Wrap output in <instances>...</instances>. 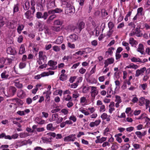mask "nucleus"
I'll return each instance as SVG.
<instances>
[{"label":"nucleus","instance_id":"864d4df0","mask_svg":"<svg viewBox=\"0 0 150 150\" xmlns=\"http://www.w3.org/2000/svg\"><path fill=\"white\" fill-rule=\"evenodd\" d=\"M5 62L7 64H10L12 62V59L10 58H5Z\"/></svg>","mask_w":150,"mask_h":150},{"label":"nucleus","instance_id":"c85d7f7f","mask_svg":"<svg viewBox=\"0 0 150 150\" xmlns=\"http://www.w3.org/2000/svg\"><path fill=\"white\" fill-rule=\"evenodd\" d=\"M131 60L132 62H142V60L141 59L139 58H136L135 57H133L132 58H131Z\"/></svg>","mask_w":150,"mask_h":150},{"label":"nucleus","instance_id":"0eeeda50","mask_svg":"<svg viewBox=\"0 0 150 150\" xmlns=\"http://www.w3.org/2000/svg\"><path fill=\"white\" fill-rule=\"evenodd\" d=\"M146 70V68L144 67L140 69H137L136 71L135 76L136 77H138L140 75H143L144 71Z\"/></svg>","mask_w":150,"mask_h":150},{"label":"nucleus","instance_id":"4d7b16f0","mask_svg":"<svg viewBox=\"0 0 150 150\" xmlns=\"http://www.w3.org/2000/svg\"><path fill=\"white\" fill-rule=\"evenodd\" d=\"M92 8V6L91 4H90L87 8V10L88 13H90L91 12Z\"/></svg>","mask_w":150,"mask_h":150},{"label":"nucleus","instance_id":"37998d69","mask_svg":"<svg viewBox=\"0 0 150 150\" xmlns=\"http://www.w3.org/2000/svg\"><path fill=\"white\" fill-rule=\"evenodd\" d=\"M115 50L113 47H110L108 49V51L106 52V53H108L110 55H112L113 53L112 51Z\"/></svg>","mask_w":150,"mask_h":150},{"label":"nucleus","instance_id":"79ce46f5","mask_svg":"<svg viewBox=\"0 0 150 150\" xmlns=\"http://www.w3.org/2000/svg\"><path fill=\"white\" fill-rule=\"evenodd\" d=\"M108 26L109 30H112L115 26V24L112 22L110 21L108 23Z\"/></svg>","mask_w":150,"mask_h":150},{"label":"nucleus","instance_id":"09e8293b","mask_svg":"<svg viewBox=\"0 0 150 150\" xmlns=\"http://www.w3.org/2000/svg\"><path fill=\"white\" fill-rule=\"evenodd\" d=\"M50 101V96L48 95L46 96L45 102L46 105H48L49 104Z\"/></svg>","mask_w":150,"mask_h":150},{"label":"nucleus","instance_id":"a18cd8bd","mask_svg":"<svg viewBox=\"0 0 150 150\" xmlns=\"http://www.w3.org/2000/svg\"><path fill=\"white\" fill-rule=\"evenodd\" d=\"M42 1L43 0H37L36 3L38 6L43 7Z\"/></svg>","mask_w":150,"mask_h":150},{"label":"nucleus","instance_id":"6e6d98bb","mask_svg":"<svg viewBox=\"0 0 150 150\" xmlns=\"http://www.w3.org/2000/svg\"><path fill=\"white\" fill-rule=\"evenodd\" d=\"M114 31L112 30H109L107 32L106 35L108 37H110L112 35Z\"/></svg>","mask_w":150,"mask_h":150},{"label":"nucleus","instance_id":"052dcab7","mask_svg":"<svg viewBox=\"0 0 150 150\" xmlns=\"http://www.w3.org/2000/svg\"><path fill=\"white\" fill-rule=\"evenodd\" d=\"M76 79V76H71L69 81L71 83H73Z\"/></svg>","mask_w":150,"mask_h":150},{"label":"nucleus","instance_id":"473e14b6","mask_svg":"<svg viewBox=\"0 0 150 150\" xmlns=\"http://www.w3.org/2000/svg\"><path fill=\"white\" fill-rule=\"evenodd\" d=\"M114 59L113 58H111L107 59L105 60L109 65L113 64L114 63Z\"/></svg>","mask_w":150,"mask_h":150},{"label":"nucleus","instance_id":"4c0bfd02","mask_svg":"<svg viewBox=\"0 0 150 150\" xmlns=\"http://www.w3.org/2000/svg\"><path fill=\"white\" fill-rule=\"evenodd\" d=\"M87 81L92 84L95 83H96V80L94 78H89L88 79Z\"/></svg>","mask_w":150,"mask_h":150},{"label":"nucleus","instance_id":"b1692460","mask_svg":"<svg viewBox=\"0 0 150 150\" xmlns=\"http://www.w3.org/2000/svg\"><path fill=\"white\" fill-rule=\"evenodd\" d=\"M24 28V25L23 24H19L17 28L18 33L20 34L21 33L22 30H23Z\"/></svg>","mask_w":150,"mask_h":150},{"label":"nucleus","instance_id":"6e6552de","mask_svg":"<svg viewBox=\"0 0 150 150\" xmlns=\"http://www.w3.org/2000/svg\"><path fill=\"white\" fill-rule=\"evenodd\" d=\"M57 64V62L51 60L48 62L47 65L52 67L51 68L49 69L54 70L56 69L57 68V66H56Z\"/></svg>","mask_w":150,"mask_h":150},{"label":"nucleus","instance_id":"cd10ccee","mask_svg":"<svg viewBox=\"0 0 150 150\" xmlns=\"http://www.w3.org/2000/svg\"><path fill=\"white\" fill-rule=\"evenodd\" d=\"M63 40V37L62 36L58 37L57 40H56V43L60 44L62 42Z\"/></svg>","mask_w":150,"mask_h":150},{"label":"nucleus","instance_id":"423d86ee","mask_svg":"<svg viewBox=\"0 0 150 150\" xmlns=\"http://www.w3.org/2000/svg\"><path fill=\"white\" fill-rule=\"evenodd\" d=\"M76 139V134H72L65 137L64 138V141L65 142L69 141L74 142Z\"/></svg>","mask_w":150,"mask_h":150},{"label":"nucleus","instance_id":"393cba45","mask_svg":"<svg viewBox=\"0 0 150 150\" xmlns=\"http://www.w3.org/2000/svg\"><path fill=\"white\" fill-rule=\"evenodd\" d=\"M19 4H15L13 7V14H14L16 12H17L19 10Z\"/></svg>","mask_w":150,"mask_h":150},{"label":"nucleus","instance_id":"72a5a7b5","mask_svg":"<svg viewBox=\"0 0 150 150\" xmlns=\"http://www.w3.org/2000/svg\"><path fill=\"white\" fill-rule=\"evenodd\" d=\"M118 148V144L117 142L113 143L111 147V150H117Z\"/></svg>","mask_w":150,"mask_h":150},{"label":"nucleus","instance_id":"aec40b11","mask_svg":"<svg viewBox=\"0 0 150 150\" xmlns=\"http://www.w3.org/2000/svg\"><path fill=\"white\" fill-rule=\"evenodd\" d=\"M66 11L67 13H74L75 12V10L73 6H72L69 8H66Z\"/></svg>","mask_w":150,"mask_h":150},{"label":"nucleus","instance_id":"13d9d810","mask_svg":"<svg viewBox=\"0 0 150 150\" xmlns=\"http://www.w3.org/2000/svg\"><path fill=\"white\" fill-rule=\"evenodd\" d=\"M131 68L133 69H136L139 67V66L137 65L134 64L133 63H130Z\"/></svg>","mask_w":150,"mask_h":150},{"label":"nucleus","instance_id":"f257e3e1","mask_svg":"<svg viewBox=\"0 0 150 150\" xmlns=\"http://www.w3.org/2000/svg\"><path fill=\"white\" fill-rule=\"evenodd\" d=\"M45 52L42 51H40L38 53V58L37 59V62L39 65H40L42 64V60L43 63H45L47 62V57L45 54Z\"/></svg>","mask_w":150,"mask_h":150},{"label":"nucleus","instance_id":"c9c22d12","mask_svg":"<svg viewBox=\"0 0 150 150\" xmlns=\"http://www.w3.org/2000/svg\"><path fill=\"white\" fill-rule=\"evenodd\" d=\"M145 99L143 97H141L139 98V105L142 106L144 104V103L145 102Z\"/></svg>","mask_w":150,"mask_h":150},{"label":"nucleus","instance_id":"c03bdc74","mask_svg":"<svg viewBox=\"0 0 150 150\" xmlns=\"http://www.w3.org/2000/svg\"><path fill=\"white\" fill-rule=\"evenodd\" d=\"M44 30L45 33L46 34L49 35L50 33V30L48 27L45 25L44 27Z\"/></svg>","mask_w":150,"mask_h":150},{"label":"nucleus","instance_id":"bb28decb","mask_svg":"<svg viewBox=\"0 0 150 150\" xmlns=\"http://www.w3.org/2000/svg\"><path fill=\"white\" fill-rule=\"evenodd\" d=\"M56 6L55 0L51 1L48 4V7L50 8H54Z\"/></svg>","mask_w":150,"mask_h":150},{"label":"nucleus","instance_id":"9d476101","mask_svg":"<svg viewBox=\"0 0 150 150\" xmlns=\"http://www.w3.org/2000/svg\"><path fill=\"white\" fill-rule=\"evenodd\" d=\"M9 71H8L4 70L1 74V77L3 80L9 79Z\"/></svg>","mask_w":150,"mask_h":150},{"label":"nucleus","instance_id":"338daca9","mask_svg":"<svg viewBox=\"0 0 150 150\" xmlns=\"http://www.w3.org/2000/svg\"><path fill=\"white\" fill-rule=\"evenodd\" d=\"M68 47L72 49L75 48V45L74 44H71L70 42H69L68 43Z\"/></svg>","mask_w":150,"mask_h":150},{"label":"nucleus","instance_id":"3c124183","mask_svg":"<svg viewBox=\"0 0 150 150\" xmlns=\"http://www.w3.org/2000/svg\"><path fill=\"white\" fill-rule=\"evenodd\" d=\"M3 17L0 16V27H2L5 24V22L4 21Z\"/></svg>","mask_w":150,"mask_h":150},{"label":"nucleus","instance_id":"58836bf2","mask_svg":"<svg viewBox=\"0 0 150 150\" xmlns=\"http://www.w3.org/2000/svg\"><path fill=\"white\" fill-rule=\"evenodd\" d=\"M101 13L102 15V17H105L108 16V12H107L104 9H103L101 10Z\"/></svg>","mask_w":150,"mask_h":150},{"label":"nucleus","instance_id":"774afa93","mask_svg":"<svg viewBox=\"0 0 150 150\" xmlns=\"http://www.w3.org/2000/svg\"><path fill=\"white\" fill-rule=\"evenodd\" d=\"M91 45L94 47H96L98 45V42L96 40H94L91 42Z\"/></svg>","mask_w":150,"mask_h":150},{"label":"nucleus","instance_id":"f3484780","mask_svg":"<svg viewBox=\"0 0 150 150\" xmlns=\"http://www.w3.org/2000/svg\"><path fill=\"white\" fill-rule=\"evenodd\" d=\"M25 92L23 90H20L18 91V97L23 98L25 97Z\"/></svg>","mask_w":150,"mask_h":150},{"label":"nucleus","instance_id":"0e129e2a","mask_svg":"<svg viewBox=\"0 0 150 150\" xmlns=\"http://www.w3.org/2000/svg\"><path fill=\"white\" fill-rule=\"evenodd\" d=\"M133 146L134 149H139L141 146L139 144H133Z\"/></svg>","mask_w":150,"mask_h":150},{"label":"nucleus","instance_id":"a878e982","mask_svg":"<svg viewBox=\"0 0 150 150\" xmlns=\"http://www.w3.org/2000/svg\"><path fill=\"white\" fill-rule=\"evenodd\" d=\"M47 75L45 72H43L40 74H38L37 75L35 76L34 78L36 79H40L41 77L46 76Z\"/></svg>","mask_w":150,"mask_h":150},{"label":"nucleus","instance_id":"c756f323","mask_svg":"<svg viewBox=\"0 0 150 150\" xmlns=\"http://www.w3.org/2000/svg\"><path fill=\"white\" fill-rule=\"evenodd\" d=\"M130 147V145L129 144H126L121 146L122 150H128Z\"/></svg>","mask_w":150,"mask_h":150},{"label":"nucleus","instance_id":"f03ea898","mask_svg":"<svg viewBox=\"0 0 150 150\" xmlns=\"http://www.w3.org/2000/svg\"><path fill=\"white\" fill-rule=\"evenodd\" d=\"M17 89L13 86H10L7 90V95H6L7 97H11L14 96L16 93Z\"/></svg>","mask_w":150,"mask_h":150},{"label":"nucleus","instance_id":"39448f33","mask_svg":"<svg viewBox=\"0 0 150 150\" xmlns=\"http://www.w3.org/2000/svg\"><path fill=\"white\" fill-rule=\"evenodd\" d=\"M48 16L47 12H45L42 14L41 12H38L36 14V17L38 19L42 18L44 20H46Z\"/></svg>","mask_w":150,"mask_h":150},{"label":"nucleus","instance_id":"680f3d73","mask_svg":"<svg viewBox=\"0 0 150 150\" xmlns=\"http://www.w3.org/2000/svg\"><path fill=\"white\" fill-rule=\"evenodd\" d=\"M133 96H135L132 99V101L134 103H137L138 101V99L136 97V95H133Z\"/></svg>","mask_w":150,"mask_h":150},{"label":"nucleus","instance_id":"2f4dec72","mask_svg":"<svg viewBox=\"0 0 150 150\" xmlns=\"http://www.w3.org/2000/svg\"><path fill=\"white\" fill-rule=\"evenodd\" d=\"M85 25V23L83 21L80 22L78 24V27L79 28V29L80 30V31H81L84 28Z\"/></svg>","mask_w":150,"mask_h":150},{"label":"nucleus","instance_id":"5701e85b","mask_svg":"<svg viewBox=\"0 0 150 150\" xmlns=\"http://www.w3.org/2000/svg\"><path fill=\"white\" fill-rule=\"evenodd\" d=\"M129 43L132 46H133L134 45H136L138 44L137 42L132 38H129Z\"/></svg>","mask_w":150,"mask_h":150},{"label":"nucleus","instance_id":"2eb2a0df","mask_svg":"<svg viewBox=\"0 0 150 150\" xmlns=\"http://www.w3.org/2000/svg\"><path fill=\"white\" fill-rule=\"evenodd\" d=\"M23 9L25 11L29 10V9L30 7V2L28 1H26L25 3L23 4Z\"/></svg>","mask_w":150,"mask_h":150},{"label":"nucleus","instance_id":"69168bd1","mask_svg":"<svg viewBox=\"0 0 150 150\" xmlns=\"http://www.w3.org/2000/svg\"><path fill=\"white\" fill-rule=\"evenodd\" d=\"M108 116V115L106 113H104L101 115L100 117L103 120H104Z\"/></svg>","mask_w":150,"mask_h":150},{"label":"nucleus","instance_id":"9b49d317","mask_svg":"<svg viewBox=\"0 0 150 150\" xmlns=\"http://www.w3.org/2000/svg\"><path fill=\"white\" fill-rule=\"evenodd\" d=\"M34 13H33L32 11L30 10L27 11L24 14L25 16L26 19L30 20L32 19V17L31 16V14H33Z\"/></svg>","mask_w":150,"mask_h":150},{"label":"nucleus","instance_id":"de8ad7c7","mask_svg":"<svg viewBox=\"0 0 150 150\" xmlns=\"http://www.w3.org/2000/svg\"><path fill=\"white\" fill-rule=\"evenodd\" d=\"M26 66L25 62H21L19 64V67L20 69H22L25 68Z\"/></svg>","mask_w":150,"mask_h":150},{"label":"nucleus","instance_id":"a19ab883","mask_svg":"<svg viewBox=\"0 0 150 150\" xmlns=\"http://www.w3.org/2000/svg\"><path fill=\"white\" fill-rule=\"evenodd\" d=\"M47 130H50L51 131H53L54 129V128L53 127L52 124L50 123L48 124L47 126Z\"/></svg>","mask_w":150,"mask_h":150},{"label":"nucleus","instance_id":"1a4fd4ad","mask_svg":"<svg viewBox=\"0 0 150 150\" xmlns=\"http://www.w3.org/2000/svg\"><path fill=\"white\" fill-rule=\"evenodd\" d=\"M7 54L14 55L16 53V50L14 47H8L6 50Z\"/></svg>","mask_w":150,"mask_h":150},{"label":"nucleus","instance_id":"4468645a","mask_svg":"<svg viewBox=\"0 0 150 150\" xmlns=\"http://www.w3.org/2000/svg\"><path fill=\"white\" fill-rule=\"evenodd\" d=\"M17 21L15 20H13L10 21L9 23L10 28L11 29L15 28L17 26Z\"/></svg>","mask_w":150,"mask_h":150},{"label":"nucleus","instance_id":"dca6fc26","mask_svg":"<svg viewBox=\"0 0 150 150\" xmlns=\"http://www.w3.org/2000/svg\"><path fill=\"white\" fill-rule=\"evenodd\" d=\"M63 23V20L58 19L54 21L53 24L55 25L59 26L60 27Z\"/></svg>","mask_w":150,"mask_h":150},{"label":"nucleus","instance_id":"e433bc0d","mask_svg":"<svg viewBox=\"0 0 150 150\" xmlns=\"http://www.w3.org/2000/svg\"><path fill=\"white\" fill-rule=\"evenodd\" d=\"M51 29L52 30L56 32H59L60 30V26H56L54 25L51 26Z\"/></svg>","mask_w":150,"mask_h":150},{"label":"nucleus","instance_id":"603ef678","mask_svg":"<svg viewBox=\"0 0 150 150\" xmlns=\"http://www.w3.org/2000/svg\"><path fill=\"white\" fill-rule=\"evenodd\" d=\"M63 4L64 5L66 6V8H69L72 6V5L70 3H69V2L65 1H63Z\"/></svg>","mask_w":150,"mask_h":150},{"label":"nucleus","instance_id":"7ed1b4c3","mask_svg":"<svg viewBox=\"0 0 150 150\" xmlns=\"http://www.w3.org/2000/svg\"><path fill=\"white\" fill-rule=\"evenodd\" d=\"M140 28L136 27L135 29H132L129 34V35L133 36L135 35H136L137 37H141L142 34L140 33L141 30Z\"/></svg>","mask_w":150,"mask_h":150},{"label":"nucleus","instance_id":"f704fd0d","mask_svg":"<svg viewBox=\"0 0 150 150\" xmlns=\"http://www.w3.org/2000/svg\"><path fill=\"white\" fill-rule=\"evenodd\" d=\"M25 49L24 46L22 45L20 48L19 54H23L25 53Z\"/></svg>","mask_w":150,"mask_h":150},{"label":"nucleus","instance_id":"20e7f679","mask_svg":"<svg viewBox=\"0 0 150 150\" xmlns=\"http://www.w3.org/2000/svg\"><path fill=\"white\" fill-rule=\"evenodd\" d=\"M90 88H91V96L92 97V99H94L96 96L97 95L98 93V91L97 89V87L93 86H90L88 87L89 89Z\"/></svg>","mask_w":150,"mask_h":150},{"label":"nucleus","instance_id":"ea45409f","mask_svg":"<svg viewBox=\"0 0 150 150\" xmlns=\"http://www.w3.org/2000/svg\"><path fill=\"white\" fill-rule=\"evenodd\" d=\"M64 99L67 101H71V97L69 95H68L66 96H64L63 98Z\"/></svg>","mask_w":150,"mask_h":150},{"label":"nucleus","instance_id":"8fccbe9b","mask_svg":"<svg viewBox=\"0 0 150 150\" xmlns=\"http://www.w3.org/2000/svg\"><path fill=\"white\" fill-rule=\"evenodd\" d=\"M55 13H60L63 12V9L61 8H57L54 9Z\"/></svg>","mask_w":150,"mask_h":150},{"label":"nucleus","instance_id":"f8f14e48","mask_svg":"<svg viewBox=\"0 0 150 150\" xmlns=\"http://www.w3.org/2000/svg\"><path fill=\"white\" fill-rule=\"evenodd\" d=\"M69 40L71 42H74L78 39V36L75 34L71 35L69 36Z\"/></svg>","mask_w":150,"mask_h":150},{"label":"nucleus","instance_id":"4be33fe9","mask_svg":"<svg viewBox=\"0 0 150 150\" xmlns=\"http://www.w3.org/2000/svg\"><path fill=\"white\" fill-rule=\"evenodd\" d=\"M31 5V6L30 7V9L32 11L33 13H34L35 11V1L34 0H31L30 1Z\"/></svg>","mask_w":150,"mask_h":150},{"label":"nucleus","instance_id":"412c9836","mask_svg":"<svg viewBox=\"0 0 150 150\" xmlns=\"http://www.w3.org/2000/svg\"><path fill=\"white\" fill-rule=\"evenodd\" d=\"M56 16L55 14H53L50 16L48 18L46 21V23L47 24H50V22L55 18Z\"/></svg>","mask_w":150,"mask_h":150},{"label":"nucleus","instance_id":"a211bd4d","mask_svg":"<svg viewBox=\"0 0 150 150\" xmlns=\"http://www.w3.org/2000/svg\"><path fill=\"white\" fill-rule=\"evenodd\" d=\"M137 50L138 52H140L142 54H143L144 49L143 45L142 44H139Z\"/></svg>","mask_w":150,"mask_h":150},{"label":"nucleus","instance_id":"bf43d9fd","mask_svg":"<svg viewBox=\"0 0 150 150\" xmlns=\"http://www.w3.org/2000/svg\"><path fill=\"white\" fill-rule=\"evenodd\" d=\"M86 71V69L83 68H81L79 70V72L81 74H83Z\"/></svg>","mask_w":150,"mask_h":150},{"label":"nucleus","instance_id":"49530a36","mask_svg":"<svg viewBox=\"0 0 150 150\" xmlns=\"http://www.w3.org/2000/svg\"><path fill=\"white\" fill-rule=\"evenodd\" d=\"M115 102L119 103H120L122 102V100L121 99V97L118 96L116 95L115 96Z\"/></svg>","mask_w":150,"mask_h":150},{"label":"nucleus","instance_id":"5fc2aeb1","mask_svg":"<svg viewBox=\"0 0 150 150\" xmlns=\"http://www.w3.org/2000/svg\"><path fill=\"white\" fill-rule=\"evenodd\" d=\"M69 119L70 120H72L74 122H76L77 120L76 118L74 115L70 116L69 118Z\"/></svg>","mask_w":150,"mask_h":150},{"label":"nucleus","instance_id":"ddd939ff","mask_svg":"<svg viewBox=\"0 0 150 150\" xmlns=\"http://www.w3.org/2000/svg\"><path fill=\"white\" fill-rule=\"evenodd\" d=\"M13 83H14V86L18 88H21L23 87V84L20 83L18 79L14 81Z\"/></svg>","mask_w":150,"mask_h":150},{"label":"nucleus","instance_id":"6ab92c4d","mask_svg":"<svg viewBox=\"0 0 150 150\" xmlns=\"http://www.w3.org/2000/svg\"><path fill=\"white\" fill-rule=\"evenodd\" d=\"M35 121L38 124L42 125L45 123V121L39 117H37L35 119Z\"/></svg>","mask_w":150,"mask_h":150},{"label":"nucleus","instance_id":"7c9ffc66","mask_svg":"<svg viewBox=\"0 0 150 150\" xmlns=\"http://www.w3.org/2000/svg\"><path fill=\"white\" fill-rule=\"evenodd\" d=\"M67 75L66 74H61L59 77V79L62 81H64L67 79Z\"/></svg>","mask_w":150,"mask_h":150},{"label":"nucleus","instance_id":"e2e57ef3","mask_svg":"<svg viewBox=\"0 0 150 150\" xmlns=\"http://www.w3.org/2000/svg\"><path fill=\"white\" fill-rule=\"evenodd\" d=\"M135 133L137 135L138 137L140 139L142 138V133L141 132L137 131L135 132Z\"/></svg>","mask_w":150,"mask_h":150}]
</instances>
